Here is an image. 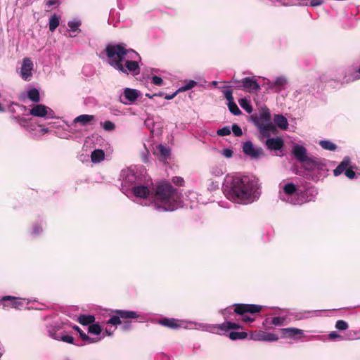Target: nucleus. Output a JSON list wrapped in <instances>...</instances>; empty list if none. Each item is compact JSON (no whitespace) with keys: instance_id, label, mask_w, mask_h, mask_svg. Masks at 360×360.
Returning a JSON list of instances; mask_svg holds the SVG:
<instances>
[{"instance_id":"f257e3e1","label":"nucleus","mask_w":360,"mask_h":360,"mask_svg":"<svg viewBox=\"0 0 360 360\" xmlns=\"http://www.w3.org/2000/svg\"><path fill=\"white\" fill-rule=\"evenodd\" d=\"M150 180L144 179V183L138 184L129 190L136 198L143 200L145 206H153L158 212H169L183 206L182 194L179 189L173 187L167 181L157 185L154 196H150Z\"/></svg>"},{"instance_id":"f03ea898","label":"nucleus","mask_w":360,"mask_h":360,"mask_svg":"<svg viewBox=\"0 0 360 360\" xmlns=\"http://www.w3.org/2000/svg\"><path fill=\"white\" fill-rule=\"evenodd\" d=\"M224 191L229 200L243 205L253 202L260 195L258 179L253 176H229L225 180Z\"/></svg>"},{"instance_id":"7ed1b4c3","label":"nucleus","mask_w":360,"mask_h":360,"mask_svg":"<svg viewBox=\"0 0 360 360\" xmlns=\"http://www.w3.org/2000/svg\"><path fill=\"white\" fill-rule=\"evenodd\" d=\"M104 52L107 57V63L115 70L125 75H139V61L141 60V57L137 52L128 49L126 44H108Z\"/></svg>"},{"instance_id":"20e7f679","label":"nucleus","mask_w":360,"mask_h":360,"mask_svg":"<svg viewBox=\"0 0 360 360\" xmlns=\"http://www.w3.org/2000/svg\"><path fill=\"white\" fill-rule=\"evenodd\" d=\"M316 194L317 191L314 188H308L304 192H302L297 191L294 184L288 183L283 186V191L279 193V198L281 200L292 205H302L313 200Z\"/></svg>"},{"instance_id":"39448f33","label":"nucleus","mask_w":360,"mask_h":360,"mask_svg":"<svg viewBox=\"0 0 360 360\" xmlns=\"http://www.w3.org/2000/svg\"><path fill=\"white\" fill-rule=\"evenodd\" d=\"M122 190L126 193L138 184L144 183V179L147 178L141 170L134 167H129L122 171Z\"/></svg>"},{"instance_id":"423d86ee","label":"nucleus","mask_w":360,"mask_h":360,"mask_svg":"<svg viewBox=\"0 0 360 360\" xmlns=\"http://www.w3.org/2000/svg\"><path fill=\"white\" fill-rule=\"evenodd\" d=\"M252 120L263 137H269L276 130L271 122L270 111L266 108H262L258 116H252Z\"/></svg>"},{"instance_id":"0eeeda50","label":"nucleus","mask_w":360,"mask_h":360,"mask_svg":"<svg viewBox=\"0 0 360 360\" xmlns=\"http://www.w3.org/2000/svg\"><path fill=\"white\" fill-rule=\"evenodd\" d=\"M159 323L163 326L172 329H178L184 328L186 329H195L202 330V323L194 321H186L178 320L174 318H164L159 321Z\"/></svg>"},{"instance_id":"6e6552de","label":"nucleus","mask_w":360,"mask_h":360,"mask_svg":"<svg viewBox=\"0 0 360 360\" xmlns=\"http://www.w3.org/2000/svg\"><path fill=\"white\" fill-rule=\"evenodd\" d=\"M262 306L252 304H238L235 305L234 311L242 316L244 322H252L255 319L248 314H257L262 310Z\"/></svg>"},{"instance_id":"1a4fd4ad","label":"nucleus","mask_w":360,"mask_h":360,"mask_svg":"<svg viewBox=\"0 0 360 360\" xmlns=\"http://www.w3.org/2000/svg\"><path fill=\"white\" fill-rule=\"evenodd\" d=\"M231 82L236 84L235 86L236 88L243 89L249 93L255 92L260 89V86L255 77H248L240 81L233 78Z\"/></svg>"},{"instance_id":"9d476101","label":"nucleus","mask_w":360,"mask_h":360,"mask_svg":"<svg viewBox=\"0 0 360 360\" xmlns=\"http://www.w3.org/2000/svg\"><path fill=\"white\" fill-rule=\"evenodd\" d=\"M242 149L243 153L252 160H258L265 156L262 148L255 146L250 141L243 142Z\"/></svg>"},{"instance_id":"9b49d317","label":"nucleus","mask_w":360,"mask_h":360,"mask_svg":"<svg viewBox=\"0 0 360 360\" xmlns=\"http://www.w3.org/2000/svg\"><path fill=\"white\" fill-rule=\"evenodd\" d=\"M139 315L137 312L134 311H128V310H116L115 311V315L112 316L110 319L108 321L107 323H110L114 326H117L120 324V319H133L139 318Z\"/></svg>"},{"instance_id":"f8f14e48","label":"nucleus","mask_w":360,"mask_h":360,"mask_svg":"<svg viewBox=\"0 0 360 360\" xmlns=\"http://www.w3.org/2000/svg\"><path fill=\"white\" fill-rule=\"evenodd\" d=\"M240 326L236 323L224 322L221 324L210 325L202 323V330L213 333H217L219 331H228L231 329L239 328Z\"/></svg>"},{"instance_id":"ddd939ff","label":"nucleus","mask_w":360,"mask_h":360,"mask_svg":"<svg viewBox=\"0 0 360 360\" xmlns=\"http://www.w3.org/2000/svg\"><path fill=\"white\" fill-rule=\"evenodd\" d=\"M30 115L38 117L52 118L54 117V112L43 104H37L30 110Z\"/></svg>"},{"instance_id":"4468645a","label":"nucleus","mask_w":360,"mask_h":360,"mask_svg":"<svg viewBox=\"0 0 360 360\" xmlns=\"http://www.w3.org/2000/svg\"><path fill=\"white\" fill-rule=\"evenodd\" d=\"M23 299L18 298L13 296H4L0 299V303L2 304L4 309L8 307H13L15 309H20L23 307Z\"/></svg>"},{"instance_id":"2eb2a0df","label":"nucleus","mask_w":360,"mask_h":360,"mask_svg":"<svg viewBox=\"0 0 360 360\" xmlns=\"http://www.w3.org/2000/svg\"><path fill=\"white\" fill-rule=\"evenodd\" d=\"M140 95L141 93L139 91L127 87L124 89L123 94L120 96V101L124 105H129L136 101Z\"/></svg>"},{"instance_id":"dca6fc26","label":"nucleus","mask_w":360,"mask_h":360,"mask_svg":"<svg viewBox=\"0 0 360 360\" xmlns=\"http://www.w3.org/2000/svg\"><path fill=\"white\" fill-rule=\"evenodd\" d=\"M33 63L30 58H25L22 60L20 68V76L25 81H30L32 78Z\"/></svg>"},{"instance_id":"f3484780","label":"nucleus","mask_w":360,"mask_h":360,"mask_svg":"<svg viewBox=\"0 0 360 360\" xmlns=\"http://www.w3.org/2000/svg\"><path fill=\"white\" fill-rule=\"evenodd\" d=\"M251 339L255 341H264V342H276L278 340V337L277 335L264 332V331H259L251 335Z\"/></svg>"},{"instance_id":"a211bd4d","label":"nucleus","mask_w":360,"mask_h":360,"mask_svg":"<svg viewBox=\"0 0 360 360\" xmlns=\"http://www.w3.org/2000/svg\"><path fill=\"white\" fill-rule=\"evenodd\" d=\"M265 142L266 147L270 150H280L283 148L284 142L281 137L271 138L270 136L266 137Z\"/></svg>"},{"instance_id":"6ab92c4d","label":"nucleus","mask_w":360,"mask_h":360,"mask_svg":"<svg viewBox=\"0 0 360 360\" xmlns=\"http://www.w3.org/2000/svg\"><path fill=\"white\" fill-rule=\"evenodd\" d=\"M60 324L56 321H52L46 326V331L49 336L56 340H59L60 334L57 332L60 330Z\"/></svg>"},{"instance_id":"aec40b11","label":"nucleus","mask_w":360,"mask_h":360,"mask_svg":"<svg viewBox=\"0 0 360 360\" xmlns=\"http://www.w3.org/2000/svg\"><path fill=\"white\" fill-rule=\"evenodd\" d=\"M292 153L295 158L301 162H303L308 158L307 155V149L299 144H295L293 146Z\"/></svg>"},{"instance_id":"412c9836","label":"nucleus","mask_w":360,"mask_h":360,"mask_svg":"<svg viewBox=\"0 0 360 360\" xmlns=\"http://www.w3.org/2000/svg\"><path fill=\"white\" fill-rule=\"evenodd\" d=\"M351 165V159L348 156H345L341 162L337 166V167L333 170V175L335 176H338L341 174H345V170L347 169L349 166Z\"/></svg>"},{"instance_id":"4be33fe9","label":"nucleus","mask_w":360,"mask_h":360,"mask_svg":"<svg viewBox=\"0 0 360 360\" xmlns=\"http://www.w3.org/2000/svg\"><path fill=\"white\" fill-rule=\"evenodd\" d=\"M359 79H360V68L356 70L348 68L342 79L345 82L348 83Z\"/></svg>"},{"instance_id":"5701e85b","label":"nucleus","mask_w":360,"mask_h":360,"mask_svg":"<svg viewBox=\"0 0 360 360\" xmlns=\"http://www.w3.org/2000/svg\"><path fill=\"white\" fill-rule=\"evenodd\" d=\"M282 334L284 337L297 339V336L303 335V330L296 328H285L281 329Z\"/></svg>"},{"instance_id":"b1692460","label":"nucleus","mask_w":360,"mask_h":360,"mask_svg":"<svg viewBox=\"0 0 360 360\" xmlns=\"http://www.w3.org/2000/svg\"><path fill=\"white\" fill-rule=\"evenodd\" d=\"M15 122L19 124L21 127H24L26 130L31 131L34 130L35 126L32 123V119H27L22 117H13Z\"/></svg>"},{"instance_id":"393cba45","label":"nucleus","mask_w":360,"mask_h":360,"mask_svg":"<svg viewBox=\"0 0 360 360\" xmlns=\"http://www.w3.org/2000/svg\"><path fill=\"white\" fill-rule=\"evenodd\" d=\"M288 82L285 77L280 76L276 77L274 81H269L268 82L270 89H277L279 91L281 88L285 86Z\"/></svg>"},{"instance_id":"a878e982","label":"nucleus","mask_w":360,"mask_h":360,"mask_svg":"<svg viewBox=\"0 0 360 360\" xmlns=\"http://www.w3.org/2000/svg\"><path fill=\"white\" fill-rule=\"evenodd\" d=\"M94 115L84 114L76 117L74 119L72 124L79 123L82 126H85L94 120Z\"/></svg>"},{"instance_id":"bb28decb","label":"nucleus","mask_w":360,"mask_h":360,"mask_svg":"<svg viewBox=\"0 0 360 360\" xmlns=\"http://www.w3.org/2000/svg\"><path fill=\"white\" fill-rule=\"evenodd\" d=\"M274 122V124L282 130H285L288 127L287 118L282 115H275Z\"/></svg>"},{"instance_id":"cd10ccee","label":"nucleus","mask_w":360,"mask_h":360,"mask_svg":"<svg viewBox=\"0 0 360 360\" xmlns=\"http://www.w3.org/2000/svg\"><path fill=\"white\" fill-rule=\"evenodd\" d=\"M105 153L103 150L96 149L91 155V161L94 163H99L104 160Z\"/></svg>"},{"instance_id":"c85d7f7f","label":"nucleus","mask_w":360,"mask_h":360,"mask_svg":"<svg viewBox=\"0 0 360 360\" xmlns=\"http://www.w3.org/2000/svg\"><path fill=\"white\" fill-rule=\"evenodd\" d=\"M302 163L304 164L306 169L309 170L319 169L320 167V164L316 158H307Z\"/></svg>"},{"instance_id":"c756f323","label":"nucleus","mask_w":360,"mask_h":360,"mask_svg":"<svg viewBox=\"0 0 360 360\" xmlns=\"http://www.w3.org/2000/svg\"><path fill=\"white\" fill-rule=\"evenodd\" d=\"M78 321L84 326L91 325L95 321V317L93 315H81L78 317Z\"/></svg>"},{"instance_id":"7c9ffc66","label":"nucleus","mask_w":360,"mask_h":360,"mask_svg":"<svg viewBox=\"0 0 360 360\" xmlns=\"http://www.w3.org/2000/svg\"><path fill=\"white\" fill-rule=\"evenodd\" d=\"M319 145L326 150L334 151L337 148V146L329 140H321Z\"/></svg>"},{"instance_id":"2f4dec72","label":"nucleus","mask_w":360,"mask_h":360,"mask_svg":"<svg viewBox=\"0 0 360 360\" xmlns=\"http://www.w3.org/2000/svg\"><path fill=\"white\" fill-rule=\"evenodd\" d=\"M247 336H248V334L245 332L232 331V332H230L229 334V338L232 340H243V339L246 338Z\"/></svg>"},{"instance_id":"473e14b6","label":"nucleus","mask_w":360,"mask_h":360,"mask_svg":"<svg viewBox=\"0 0 360 360\" xmlns=\"http://www.w3.org/2000/svg\"><path fill=\"white\" fill-rule=\"evenodd\" d=\"M28 98L33 102L37 103L40 100L39 92L36 89H31L27 92Z\"/></svg>"},{"instance_id":"72a5a7b5","label":"nucleus","mask_w":360,"mask_h":360,"mask_svg":"<svg viewBox=\"0 0 360 360\" xmlns=\"http://www.w3.org/2000/svg\"><path fill=\"white\" fill-rule=\"evenodd\" d=\"M59 25V18L56 15H53L49 19V30L53 32Z\"/></svg>"},{"instance_id":"f704fd0d","label":"nucleus","mask_w":360,"mask_h":360,"mask_svg":"<svg viewBox=\"0 0 360 360\" xmlns=\"http://www.w3.org/2000/svg\"><path fill=\"white\" fill-rule=\"evenodd\" d=\"M157 150L163 159H167L170 155V150L162 145H159Z\"/></svg>"},{"instance_id":"c9c22d12","label":"nucleus","mask_w":360,"mask_h":360,"mask_svg":"<svg viewBox=\"0 0 360 360\" xmlns=\"http://www.w3.org/2000/svg\"><path fill=\"white\" fill-rule=\"evenodd\" d=\"M102 331L101 326L98 323H92L89 326L88 332L91 334L98 335Z\"/></svg>"},{"instance_id":"e433bc0d","label":"nucleus","mask_w":360,"mask_h":360,"mask_svg":"<svg viewBox=\"0 0 360 360\" xmlns=\"http://www.w3.org/2000/svg\"><path fill=\"white\" fill-rule=\"evenodd\" d=\"M228 107L229 109V111L234 115H239L241 114V111L236 105V103L232 101L231 102L228 103Z\"/></svg>"},{"instance_id":"4c0bfd02","label":"nucleus","mask_w":360,"mask_h":360,"mask_svg":"<svg viewBox=\"0 0 360 360\" xmlns=\"http://www.w3.org/2000/svg\"><path fill=\"white\" fill-rule=\"evenodd\" d=\"M197 85V82L194 80H187L185 82V85L181 86L180 88H179V91L181 92L182 91H188V90H190L192 88H193L195 86Z\"/></svg>"},{"instance_id":"58836bf2","label":"nucleus","mask_w":360,"mask_h":360,"mask_svg":"<svg viewBox=\"0 0 360 360\" xmlns=\"http://www.w3.org/2000/svg\"><path fill=\"white\" fill-rule=\"evenodd\" d=\"M79 336L83 341H84L85 342H87L89 344L97 342L99 340H101L102 338H91L84 332Z\"/></svg>"},{"instance_id":"ea45409f","label":"nucleus","mask_w":360,"mask_h":360,"mask_svg":"<svg viewBox=\"0 0 360 360\" xmlns=\"http://www.w3.org/2000/svg\"><path fill=\"white\" fill-rule=\"evenodd\" d=\"M68 25L71 32H76L79 30V27L81 25V22L76 20H71L68 22Z\"/></svg>"},{"instance_id":"a19ab883","label":"nucleus","mask_w":360,"mask_h":360,"mask_svg":"<svg viewBox=\"0 0 360 360\" xmlns=\"http://www.w3.org/2000/svg\"><path fill=\"white\" fill-rule=\"evenodd\" d=\"M210 173L215 176H220L224 174L223 168L219 166H214L210 168Z\"/></svg>"},{"instance_id":"79ce46f5","label":"nucleus","mask_w":360,"mask_h":360,"mask_svg":"<svg viewBox=\"0 0 360 360\" xmlns=\"http://www.w3.org/2000/svg\"><path fill=\"white\" fill-rule=\"evenodd\" d=\"M328 338L330 340H338L342 341L343 340H349L347 338H343L342 335H339L337 332L333 331L328 334Z\"/></svg>"},{"instance_id":"37998d69","label":"nucleus","mask_w":360,"mask_h":360,"mask_svg":"<svg viewBox=\"0 0 360 360\" xmlns=\"http://www.w3.org/2000/svg\"><path fill=\"white\" fill-rule=\"evenodd\" d=\"M231 133V127L229 126H225L221 129H219L217 131V134L220 136H228Z\"/></svg>"},{"instance_id":"c03bdc74","label":"nucleus","mask_w":360,"mask_h":360,"mask_svg":"<svg viewBox=\"0 0 360 360\" xmlns=\"http://www.w3.org/2000/svg\"><path fill=\"white\" fill-rule=\"evenodd\" d=\"M335 328L339 330H345L348 328V323L343 320H338L335 323Z\"/></svg>"},{"instance_id":"a18cd8bd","label":"nucleus","mask_w":360,"mask_h":360,"mask_svg":"<svg viewBox=\"0 0 360 360\" xmlns=\"http://www.w3.org/2000/svg\"><path fill=\"white\" fill-rule=\"evenodd\" d=\"M101 125L103 128L106 131H112L115 129V125L113 122L111 121H105L104 122L101 123Z\"/></svg>"},{"instance_id":"49530a36","label":"nucleus","mask_w":360,"mask_h":360,"mask_svg":"<svg viewBox=\"0 0 360 360\" xmlns=\"http://www.w3.org/2000/svg\"><path fill=\"white\" fill-rule=\"evenodd\" d=\"M231 130L236 136H240L243 134L241 128L236 124L232 125Z\"/></svg>"},{"instance_id":"de8ad7c7","label":"nucleus","mask_w":360,"mask_h":360,"mask_svg":"<svg viewBox=\"0 0 360 360\" xmlns=\"http://www.w3.org/2000/svg\"><path fill=\"white\" fill-rule=\"evenodd\" d=\"M284 321H285L284 318L276 316V317H274L271 319V323L272 325L276 326H282L283 324Z\"/></svg>"},{"instance_id":"09e8293b","label":"nucleus","mask_w":360,"mask_h":360,"mask_svg":"<svg viewBox=\"0 0 360 360\" xmlns=\"http://www.w3.org/2000/svg\"><path fill=\"white\" fill-rule=\"evenodd\" d=\"M59 340H62V341H63L65 342H68V343H70V344L75 345V343L74 342V338L72 336H70V335H60Z\"/></svg>"},{"instance_id":"8fccbe9b","label":"nucleus","mask_w":360,"mask_h":360,"mask_svg":"<svg viewBox=\"0 0 360 360\" xmlns=\"http://www.w3.org/2000/svg\"><path fill=\"white\" fill-rule=\"evenodd\" d=\"M151 82L155 86H161L163 84V80L160 77L154 75L151 77Z\"/></svg>"},{"instance_id":"3c124183","label":"nucleus","mask_w":360,"mask_h":360,"mask_svg":"<svg viewBox=\"0 0 360 360\" xmlns=\"http://www.w3.org/2000/svg\"><path fill=\"white\" fill-rule=\"evenodd\" d=\"M241 107L245 109L248 112H251L252 110V106L248 103L245 99H242L240 103Z\"/></svg>"},{"instance_id":"603ef678","label":"nucleus","mask_w":360,"mask_h":360,"mask_svg":"<svg viewBox=\"0 0 360 360\" xmlns=\"http://www.w3.org/2000/svg\"><path fill=\"white\" fill-rule=\"evenodd\" d=\"M345 175L349 179H354L356 177V173L352 170L350 166L345 170Z\"/></svg>"},{"instance_id":"864d4df0","label":"nucleus","mask_w":360,"mask_h":360,"mask_svg":"<svg viewBox=\"0 0 360 360\" xmlns=\"http://www.w3.org/2000/svg\"><path fill=\"white\" fill-rule=\"evenodd\" d=\"M233 150L230 148H224L221 152V154L226 158H231L233 156Z\"/></svg>"},{"instance_id":"5fc2aeb1","label":"nucleus","mask_w":360,"mask_h":360,"mask_svg":"<svg viewBox=\"0 0 360 360\" xmlns=\"http://www.w3.org/2000/svg\"><path fill=\"white\" fill-rule=\"evenodd\" d=\"M42 231V227L41 225L35 224L33 226L32 233L34 236L39 235Z\"/></svg>"},{"instance_id":"6e6d98bb","label":"nucleus","mask_w":360,"mask_h":360,"mask_svg":"<svg viewBox=\"0 0 360 360\" xmlns=\"http://www.w3.org/2000/svg\"><path fill=\"white\" fill-rule=\"evenodd\" d=\"M172 183L177 186H183L184 184V180L182 177L180 176H174L172 178Z\"/></svg>"},{"instance_id":"4d7b16f0","label":"nucleus","mask_w":360,"mask_h":360,"mask_svg":"<svg viewBox=\"0 0 360 360\" xmlns=\"http://www.w3.org/2000/svg\"><path fill=\"white\" fill-rule=\"evenodd\" d=\"M224 96L225 98L228 101V103L233 101L232 91L231 90H225L224 91Z\"/></svg>"},{"instance_id":"13d9d810","label":"nucleus","mask_w":360,"mask_h":360,"mask_svg":"<svg viewBox=\"0 0 360 360\" xmlns=\"http://www.w3.org/2000/svg\"><path fill=\"white\" fill-rule=\"evenodd\" d=\"M60 4L59 3V1L58 0H48L46 3V5L48 6V7H51V6H58Z\"/></svg>"},{"instance_id":"bf43d9fd","label":"nucleus","mask_w":360,"mask_h":360,"mask_svg":"<svg viewBox=\"0 0 360 360\" xmlns=\"http://www.w3.org/2000/svg\"><path fill=\"white\" fill-rule=\"evenodd\" d=\"M324 0H309V5L315 7L321 5Z\"/></svg>"},{"instance_id":"052dcab7","label":"nucleus","mask_w":360,"mask_h":360,"mask_svg":"<svg viewBox=\"0 0 360 360\" xmlns=\"http://www.w3.org/2000/svg\"><path fill=\"white\" fill-rule=\"evenodd\" d=\"M179 92H181V91H179V89H177L174 93H173L172 94L166 95V96H165V98L166 100H171V99L174 98L177 95V94H178V93H179Z\"/></svg>"},{"instance_id":"680f3d73","label":"nucleus","mask_w":360,"mask_h":360,"mask_svg":"<svg viewBox=\"0 0 360 360\" xmlns=\"http://www.w3.org/2000/svg\"><path fill=\"white\" fill-rule=\"evenodd\" d=\"M122 328H123L124 330H128L130 328V323H129V322L124 323V325L122 326Z\"/></svg>"},{"instance_id":"e2e57ef3","label":"nucleus","mask_w":360,"mask_h":360,"mask_svg":"<svg viewBox=\"0 0 360 360\" xmlns=\"http://www.w3.org/2000/svg\"><path fill=\"white\" fill-rule=\"evenodd\" d=\"M41 131L43 134H46V133H47V132L49 131V129H48V128H44V127H43V128H41Z\"/></svg>"},{"instance_id":"0e129e2a","label":"nucleus","mask_w":360,"mask_h":360,"mask_svg":"<svg viewBox=\"0 0 360 360\" xmlns=\"http://www.w3.org/2000/svg\"><path fill=\"white\" fill-rule=\"evenodd\" d=\"M105 333L108 335V336H110L112 335V331L110 330H108L106 329L105 330Z\"/></svg>"},{"instance_id":"69168bd1","label":"nucleus","mask_w":360,"mask_h":360,"mask_svg":"<svg viewBox=\"0 0 360 360\" xmlns=\"http://www.w3.org/2000/svg\"><path fill=\"white\" fill-rule=\"evenodd\" d=\"M72 328H73L75 330L77 331V332H78V330H80V328H79V326H76V325L73 326Z\"/></svg>"},{"instance_id":"338daca9","label":"nucleus","mask_w":360,"mask_h":360,"mask_svg":"<svg viewBox=\"0 0 360 360\" xmlns=\"http://www.w3.org/2000/svg\"><path fill=\"white\" fill-rule=\"evenodd\" d=\"M229 310H230V309H224V310L223 311V312H222L223 315H224V316H226V314L229 311Z\"/></svg>"},{"instance_id":"774afa93","label":"nucleus","mask_w":360,"mask_h":360,"mask_svg":"<svg viewBox=\"0 0 360 360\" xmlns=\"http://www.w3.org/2000/svg\"><path fill=\"white\" fill-rule=\"evenodd\" d=\"M164 95L163 92H160L158 94H155L153 95V96H162Z\"/></svg>"}]
</instances>
